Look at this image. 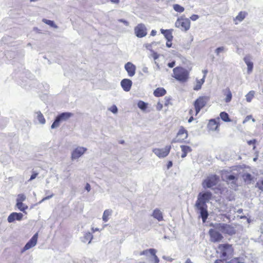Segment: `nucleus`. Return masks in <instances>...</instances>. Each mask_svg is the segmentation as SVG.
<instances>
[{
    "mask_svg": "<svg viewBox=\"0 0 263 263\" xmlns=\"http://www.w3.org/2000/svg\"><path fill=\"white\" fill-rule=\"evenodd\" d=\"M212 197V194L211 192H200L198 195L195 204V207L200 214L203 222L206 221L209 216L206 203L210 201Z\"/></svg>",
    "mask_w": 263,
    "mask_h": 263,
    "instance_id": "obj_1",
    "label": "nucleus"
},
{
    "mask_svg": "<svg viewBox=\"0 0 263 263\" xmlns=\"http://www.w3.org/2000/svg\"><path fill=\"white\" fill-rule=\"evenodd\" d=\"M173 77L180 82L184 83L189 78V71L182 67H177L173 69Z\"/></svg>",
    "mask_w": 263,
    "mask_h": 263,
    "instance_id": "obj_2",
    "label": "nucleus"
},
{
    "mask_svg": "<svg viewBox=\"0 0 263 263\" xmlns=\"http://www.w3.org/2000/svg\"><path fill=\"white\" fill-rule=\"evenodd\" d=\"M218 250L220 253V257L223 260L232 256L233 253V249L232 245L228 243L219 245Z\"/></svg>",
    "mask_w": 263,
    "mask_h": 263,
    "instance_id": "obj_3",
    "label": "nucleus"
},
{
    "mask_svg": "<svg viewBox=\"0 0 263 263\" xmlns=\"http://www.w3.org/2000/svg\"><path fill=\"white\" fill-rule=\"evenodd\" d=\"M72 116L73 114L72 113L68 112L60 114L56 117L55 120L51 126V128L52 129H54L59 127L61 122L67 121Z\"/></svg>",
    "mask_w": 263,
    "mask_h": 263,
    "instance_id": "obj_4",
    "label": "nucleus"
},
{
    "mask_svg": "<svg viewBox=\"0 0 263 263\" xmlns=\"http://www.w3.org/2000/svg\"><path fill=\"white\" fill-rule=\"evenodd\" d=\"M209 100L210 98L208 96L199 97L197 99H196L194 104L196 111V115H197L200 110L205 106Z\"/></svg>",
    "mask_w": 263,
    "mask_h": 263,
    "instance_id": "obj_5",
    "label": "nucleus"
},
{
    "mask_svg": "<svg viewBox=\"0 0 263 263\" xmlns=\"http://www.w3.org/2000/svg\"><path fill=\"white\" fill-rule=\"evenodd\" d=\"M218 179L217 175H211L202 182V186L204 189L211 188L217 183Z\"/></svg>",
    "mask_w": 263,
    "mask_h": 263,
    "instance_id": "obj_6",
    "label": "nucleus"
},
{
    "mask_svg": "<svg viewBox=\"0 0 263 263\" xmlns=\"http://www.w3.org/2000/svg\"><path fill=\"white\" fill-rule=\"evenodd\" d=\"M175 26L182 30L187 31L190 27V20L186 17H178Z\"/></svg>",
    "mask_w": 263,
    "mask_h": 263,
    "instance_id": "obj_7",
    "label": "nucleus"
},
{
    "mask_svg": "<svg viewBox=\"0 0 263 263\" xmlns=\"http://www.w3.org/2000/svg\"><path fill=\"white\" fill-rule=\"evenodd\" d=\"M171 148V145H167L163 148H155L153 149V152L159 158H163L169 154Z\"/></svg>",
    "mask_w": 263,
    "mask_h": 263,
    "instance_id": "obj_8",
    "label": "nucleus"
},
{
    "mask_svg": "<svg viewBox=\"0 0 263 263\" xmlns=\"http://www.w3.org/2000/svg\"><path fill=\"white\" fill-rule=\"evenodd\" d=\"M187 132L184 128L181 126L176 138H174L172 141V143L182 142L184 140L186 139L187 137Z\"/></svg>",
    "mask_w": 263,
    "mask_h": 263,
    "instance_id": "obj_9",
    "label": "nucleus"
},
{
    "mask_svg": "<svg viewBox=\"0 0 263 263\" xmlns=\"http://www.w3.org/2000/svg\"><path fill=\"white\" fill-rule=\"evenodd\" d=\"M222 233L233 235L236 233L235 229L230 225L225 223H219L216 227Z\"/></svg>",
    "mask_w": 263,
    "mask_h": 263,
    "instance_id": "obj_10",
    "label": "nucleus"
},
{
    "mask_svg": "<svg viewBox=\"0 0 263 263\" xmlns=\"http://www.w3.org/2000/svg\"><path fill=\"white\" fill-rule=\"evenodd\" d=\"M87 149L82 146H78L71 153V160H77L86 153Z\"/></svg>",
    "mask_w": 263,
    "mask_h": 263,
    "instance_id": "obj_11",
    "label": "nucleus"
},
{
    "mask_svg": "<svg viewBox=\"0 0 263 263\" xmlns=\"http://www.w3.org/2000/svg\"><path fill=\"white\" fill-rule=\"evenodd\" d=\"M134 32L136 35L139 37L141 38L146 35L147 29L144 24H140L135 27Z\"/></svg>",
    "mask_w": 263,
    "mask_h": 263,
    "instance_id": "obj_12",
    "label": "nucleus"
},
{
    "mask_svg": "<svg viewBox=\"0 0 263 263\" xmlns=\"http://www.w3.org/2000/svg\"><path fill=\"white\" fill-rule=\"evenodd\" d=\"M253 58L250 54L245 55L243 59V61L247 66V73L251 74L253 69V63L252 62Z\"/></svg>",
    "mask_w": 263,
    "mask_h": 263,
    "instance_id": "obj_13",
    "label": "nucleus"
},
{
    "mask_svg": "<svg viewBox=\"0 0 263 263\" xmlns=\"http://www.w3.org/2000/svg\"><path fill=\"white\" fill-rule=\"evenodd\" d=\"M209 234L211 237V241L214 242H219L223 238L222 235L219 232L214 229L210 230Z\"/></svg>",
    "mask_w": 263,
    "mask_h": 263,
    "instance_id": "obj_14",
    "label": "nucleus"
},
{
    "mask_svg": "<svg viewBox=\"0 0 263 263\" xmlns=\"http://www.w3.org/2000/svg\"><path fill=\"white\" fill-rule=\"evenodd\" d=\"M219 118L211 119L208 124V128L209 130L212 131H218L219 126Z\"/></svg>",
    "mask_w": 263,
    "mask_h": 263,
    "instance_id": "obj_15",
    "label": "nucleus"
},
{
    "mask_svg": "<svg viewBox=\"0 0 263 263\" xmlns=\"http://www.w3.org/2000/svg\"><path fill=\"white\" fill-rule=\"evenodd\" d=\"M124 68L130 77H133L136 73V67L132 63L128 62L124 65Z\"/></svg>",
    "mask_w": 263,
    "mask_h": 263,
    "instance_id": "obj_16",
    "label": "nucleus"
},
{
    "mask_svg": "<svg viewBox=\"0 0 263 263\" xmlns=\"http://www.w3.org/2000/svg\"><path fill=\"white\" fill-rule=\"evenodd\" d=\"M38 237V234L35 233L29 241L26 244L23 249V251H25L35 246L36 244Z\"/></svg>",
    "mask_w": 263,
    "mask_h": 263,
    "instance_id": "obj_17",
    "label": "nucleus"
},
{
    "mask_svg": "<svg viewBox=\"0 0 263 263\" xmlns=\"http://www.w3.org/2000/svg\"><path fill=\"white\" fill-rule=\"evenodd\" d=\"M121 86L122 89L126 92L129 91L132 87L133 82L128 79H124L121 81Z\"/></svg>",
    "mask_w": 263,
    "mask_h": 263,
    "instance_id": "obj_18",
    "label": "nucleus"
},
{
    "mask_svg": "<svg viewBox=\"0 0 263 263\" xmlns=\"http://www.w3.org/2000/svg\"><path fill=\"white\" fill-rule=\"evenodd\" d=\"M23 217V214L21 213H12L8 217V221L9 223L13 222L14 220H21Z\"/></svg>",
    "mask_w": 263,
    "mask_h": 263,
    "instance_id": "obj_19",
    "label": "nucleus"
},
{
    "mask_svg": "<svg viewBox=\"0 0 263 263\" xmlns=\"http://www.w3.org/2000/svg\"><path fill=\"white\" fill-rule=\"evenodd\" d=\"M222 178L223 180L226 181L228 183L233 184H236V180H237V178L235 176L230 174L223 175Z\"/></svg>",
    "mask_w": 263,
    "mask_h": 263,
    "instance_id": "obj_20",
    "label": "nucleus"
},
{
    "mask_svg": "<svg viewBox=\"0 0 263 263\" xmlns=\"http://www.w3.org/2000/svg\"><path fill=\"white\" fill-rule=\"evenodd\" d=\"M161 33L163 34L166 39V40L168 41H172L173 38L172 35V30L171 29H160Z\"/></svg>",
    "mask_w": 263,
    "mask_h": 263,
    "instance_id": "obj_21",
    "label": "nucleus"
},
{
    "mask_svg": "<svg viewBox=\"0 0 263 263\" xmlns=\"http://www.w3.org/2000/svg\"><path fill=\"white\" fill-rule=\"evenodd\" d=\"M223 94L226 96L224 101L226 103H229L232 98V95L230 89L229 88H227L223 90Z\"/></svg>",
    "mask_w": 263,
    "mask_h": 263,
    "instance_id": "obj_22",
    "label": "nucleus"
},
{
    "mask_svg": "<svg viewBox=\"0 0 263 263\" xmlns=\"http://www.w3.org/2000/svg\"><path fill=\"white\" fill-rule=\"evenodd\" d=\"M153 216L159 221L163 220L162 213L158 209L154 210L153 213Z\"/></svg>",
    "mask_w": 263,
    "mask_h": 263,
    "instance_id": "obj_23",
    "label": "nucleus"
},
{
    "mask_svg": "<svg viewBox=\"0 0 263 263\" xmlns=\"http://www.w3.org/2000/svg\"><path fill=\"white\" fill-rule=\"evenodd\" d=\"M166 93V90L163 88H157L154 92V95L156 97H161L165 95Z\"/></svg>",
    "mask_w": 263,
    "mask_h": 263,
    "instance_id": "obj_24",
    "label": "nucleus"
},
{
    "mask_svg": "<svg viewBox=\"0 0 263 263\" xmlns=\"http://www.w3.org/2000/svg\"><path fill=\"white\" fill-rule=\"evenodd\" d=\"M92 238V234L90 232H87L84 234L82 240L85 243L88 242V243H90Z\"/></svg>",
    "mask_w": 263,
    "mask_h": 263,
    "instance_id": "obj_25",
    "label": "nucleus"
},
{
    "mask_svg": "<svg viewBox=\"0 0 263 263\" xmlns=\"http://www.w3.org/2000/svg\"><path fill=\"white\" fill-rule=\"evenodd\" d=\"M112 210L110 209H107L104 211L103 213V215L102 216L103 221L104 222H107L109 216L111 215Z\"/></svg>",
    "mask_w": 263,
    "mask_h": 263,
    "instance_id": "obj_26",
    "label": "nucleus"
},
{
    "mask_svg": "<svg viewBox=\"0 0 263 263\" xmlns=\"http://www.w3.org/2000/svg\"><path fill=\"white\" fill-rule=\"evenodd\" d=\"M156 252L157 251L155 249H149L142 251L140 255L147 256L148 255V254L149 253L152 255H154V253H156Z\"/></svg>",
    "mask_w": 263,
    "mask_h": 263,
    "instance_id": "obj_27",
    "label": "nucleus"
},
{
    "mask_svg": "<svg viewBox=\"0 0 263 263\" xmlns=\"http://www.w3.org/2000/svg\"><path fill=\"white\" fill-rule=\"evenodd\" d=\"M36 114L37 115L36 118L38 120L39 122L42 124H45L46 122V120L41 112L37 111L36 112Z\"/></svg>",
    "mask_w": 263,
    "mask_h": 263,
    "instance_id": "obj_28",
    "label": "nucleus"
},
{
    "mask_svg": "<svg viewBox=\"0 0 263 263\" xmlns=\"http://www.w3.org/2000/svg\"><path fill=\"white\" fill-rule=\"evenodd\" d=\"M205 79L202 78L201 80H197L196 85L194 87L195 90H198L201 89L202 85L204 83Z\"/></svg>",
    "mask_w": 263,
    "mask_h": 263,
    "instance_id": "obj_29",
    "label": "nucleus"
},
{
    "mask_svg": "<svg viewBox=\"0 0 263 263\" xmlns=\"http://www.w3.org/2000/svg\"><path fill=\"white\" fill-rule=\"evenodd\" d=\"M220 118L224 122H230L231 121L228 113L223 111L220 114Z\"/></svg>",
    "mask_w": 263,
    "mask_h": 263,
    "instance_id": "obj_30",
    "label": "nucleus"
},
{
    "mask_svg": "<svg viewBox=\"0 0 263 263\" xmlns=\"http://www.w3.org/2000/svg\"><path fill=\"white\" fill-rule=\"evenodd\" d=\"M255 91L253 90L250 91L246 95V99L248 102H251L252 100L254 97Z\"/></svg>",
    "mask_w": 263,
    "mask_h": 263,
    "instance_id": "obj_31",
    "label": "nucleus"
},
{
    "mask_svg": "<svg viewBox=\"0 0 263 263\" xmlns=\"http://www.w3.org/2000/svg\"><path fill=\"white\" fill-rule=\"evenodd\" d=\"M16 206L21 211L23 212H24L25 210H27L28 208L27 205H25L23 203V202H17Z\"/></svg>",
    "mask_w": 263,
    "mask_h": 263,
    "instance_id": "obj_32",
    "label": "nucleus"
},
{
    "mask_svg": "<svg viewBox=\"0 0 263 263\" xmlns=\"http://www.w3.org/2000/svg\"><path fill=\"white\" fill-rule=\"evenodd\" d=\"M137 105L138 107L143 111L145 110L147 107V104L143 101H139Z\"/></svg>",
    "mask_w": 263,
    "mask_h": 263,
    "instance_id": "obj_33",
    "label": "nucleus"
},
{
    "mask_svg": "<svg viewBox=\"0 0 263 263\" xmlns=\"http://www.w3.org/2000/svg\"><path fill=\"white\" fill-rule=\"evenodd\" d=\"M227 263H245L242 258L240 257H234L230 260L227 262Z\"/></svg>",
    "mask_w": 263,
    "mask_h": 263,
    "instance_id": "obj_34",
    "label": "nucleus"
},
{
    "mask_svg": "<svg viewBox=\"0 0 263 263\" xmlns=\"http://www.w3.org/2000/svg\"><path fill=\"white\" fill-rule=\"evenodd\" d=\"M227 50V48L224 46H221L217 48L215 52L217 56H218L221 53L224 52Z\"/></svg>",
    "mask_w": 263,
    "mask_h": 263,
    "instance_id": "obj_35",
    "label": "nucleus"
},
{
    "mask_svg": "<svg viewBox=\"0 0 263 263\" xmlns=\"http://www.w3.org/2000/svg\"><path fill=\"white\" fill-rule=\"evenodd\" d=\"M43 22H44L45 23H46V24L48 25L49 26H50L51 27H53L54 28H57V25L55 24L54 22L52 21H50V20H48L44 18L43 20Z\"/></svg>",
    "mask_w": 263,
    "mask_h": 263,
    "instance_id": "obj_36",
    "label": "nucleus"
},
{
    "mask_svg": "<svg viewBox=\"0 0 263 263\" xmlns=\"http://www.w3.org/2000/svg\"><path fill=\"white\" fill-rule=\"evenodd\" d=\"M182 153H185L187 154L189 152L192 151V148L189 146L181 145L180 146Z\"/></svg>",
    "mask_w": 263,
    "mask_h": 263,
    "instance_id": "obj_37",
    "label": "nucleus"
},
{
    "mask_svg": "<svg viewBox=\"0 0 263 263\" xmlns=\"http://www.w3.org/2000/svg\"><path fill=\"white\" fill-rule=\"evenodd\" d=\"M26 199V197L24 194H20L17 195L16 202H23Z\"/></svg>",
    "mask_w": 263,
    "mask_h": 263,
    "instance_id": "obj_38",
    "label": "nucleus"
},
{
    "mask_svg": "<svg viewBox=\"0 0 263 263\" xmlns=\"http://www.w3.org/2000/svg\"><path fill=\"white\" fill-rule=\"evenodd\" d=\"M173 7H174V10L176 11L179 12H182L184 10L183 7H182V6H181L178 4L174 5Z\"/></svg>",
    "mask_w": 263,
    "mask_h": 263,
    "instance_id": "obj_39",
    "label": "nucleus"
},
{
    "mask_svg": "<svg viewBox=\"0 0 263 263\" xmlns=\"http://www.w3.org/2000/svg\"><path fill=\"white\" fill-rule=\"evenodd\" d=\"M256 187H257L260 190L263 191V179L257 181L256 183Z\"/></svg>",
    "mask_w": 263,
    "mask_h": 263,
    "instance_id": "obj_40",
    "label": "nucleus"
},
{
    "mask_svg": "<svg viewBox=\"0 0 263 263\" xmlns=\"http://www.w3.org/2000/svg\"><path fill=\"white\" fill-rule=\"evenodd\" d=\"M109 110L115 114L117 113L118 109L115 105H113L109 108Z\"/></svg>",
    "mask_w": 263,
    "mask_h": 263,
    "instance_id": "obj_41",
    "label": "nucleus"
},
{
    "mask_svg": "<svg viewBox=\"0 0 263 263\" xmlns=\"http://www.w3.org/2000/svg\"><path fill=\"white\" fill-rule=\"evenodd\" d=\"M245 17H235L233 21L235 24H238L239 23L242 22Z\"/></svg>",
    "mask_w": 263,
    "mask_h": 263,
    "instance_id": "obj_42",
    "label": "nucleus"
},
{
    "mask_svg": "<svg viewBox=\"0 0 263 263\" xmlns=\"http://www.w3.org/2000/svg\"><path fill=\"white\" fill-rule=\"evenodd\" d=\"M53 196H54L53 194L51 193L50 195L47 196L46 197L43 198L42 199V200L40 202V203H42V202H43L46 200H48V199L51 198Z\"/></svg>",
    "mask_w": 263,
    "mask_h": 263,
    "instance_id": "obj_43",
    "label": "nucleus"
},
{
    "mask_svg": "<svg viewBox=\"0 0 263 263\" xmlns=\"http://www.w3.org/2000/svg\"><path fill=\"white\" fill-rule=\"evenodd\" d=\"M37 175H38L37 173H33L31 175L30 179L28 180V182L31 181L33 180V179H34L36 177Z\"/></svg>",
    "mask_w": 263,
    "mask_h": 263,
    "instance_id": "obj_44",
    "label": "nucleus"
},
{
    "mask_svg": "<svg viewBox=\"0 0 263 263\" xmlns=\"http://www.w3.org/2000/svg\"><path fill=\"white\" fill-rule=\"evenodd\" d=\"M153 256L154 263H158L159 262V259L158 257L156 255V253H154V255H152Z\"/></svg>",
    "mask_w": 263,
    "mask_h": 263,
    "instance_id": "obj_45",
    "label": "nucleus"
},
{
    "mask_svg": "<svg viewBox=\"0 0 263 263\" xmlns=\"http://www.w3.org/2000/svg\"><path fill=\"white\" fill-rule=\"evenodd\" d=\"M248 15V13L246 11H241L239 13L238 15L237 16H246Z\"/></svg>",
    "mask_w": 263,
    "mask_h": 263,
    "instance_id": "obj_46",
    "label": "nucleus"
},
{
    "mask_svg": "<svg viewBox=\"0 0 263 263\" xmlns=\"http://www.w3.org/2000/svg\"><path fill=\"white\" fill-rule=\"evenodd\" d=\"M155 43H152V44H146L145 45V48L148 50H151L152 48V46Z\"/></svg>",
    "mask_w": 263,
    "mask_h": 263,
    "instance_id": "obj_47",
    "label": "nucleus"
},
{
    "mask_svg": "<svg viewBox=\"0 0 263 263\" xmlns=\"http://www.w3.org/2000/svg\"><path fill=\"white\" fill-rule=\"evenodd\" d=\"M163 107L162 104L160 102H158L156 105V108L158 110H160Z\"/></svg>",
    "mask_w": 263,
    "mask_h": 263,
    "instance_id": "obj_48",
    "label": "nucleus"
},
{
    "mask_svg": "<svg viewBox=\"0 0 263 263\" xmlns=\"http://www.w3.org/2000/svg\"><path fill=\"white\" fill-rule=\"evenodd\" d=\"M251 119H252V116H251V115L247 116L246 117V118L245 119V120H243V123H245L248 122V121H249Z\"/></svg>",
    "mask_w": 263,
    "mask_h": 263,
    "instance_id": "obj_49",
    "label": "nucleus"
},
{
    "mask_svg": "<svg viewBox=\"0 0 263 263\" xmlns=\"http://www.w3.org/2000/svg\"><path fill=\"white\" fill-rule=\"evenodd\" d=\"M85 189L87 192H89L91 190L90 185L88 183H86Z\"/></svg>",
    "mask_w": 263,
    "mask_h": 263,
    "instance_id": "obj_50",
    "label": "nucleus"
},
{
    "mask_svg": "<svg viewBox=\"0 0 263 263\" xmlns=\"http://www.w3.org/2000/svg\"><path fill=\"white\" fill-rule=\"evenodd\" d=\"M167 65L169 67L173 68L175 65V62L173 61L171 63H168Z\"/></svg>",
    "mask_w": 263,
    "mask_h": 263,
    "instance_id": "obj_51",
    "label": "nucleus"
},
{
    "mask_svg": "<svg viewBox=\"0 0 263 263\" xmlns=\"http://www.w3.org/2000/svg\"><path fill=\"white\" fill-rule=\"evenodd\" d=\"M142 71L145 73H148V68L147 67H144L142 68Z\"/></svg>",
    "mask_w": 263,
    "mask_h": 263,
    "instance_id": "obj_52",
    "label": "nucleus"
},
{
    "mask_svg": "<svg viewBox=\"0 0 263 263\" xmlns=\"http://www.w3.org/2000/svg\"><path fill=\"white\" fill-rule=\"evenodd\" d=\"M153 58L154 60H156L158 58L159 55L156 52H154L153 54Z\"/></svg>",
    "mask_w": 263,
    "mask_h": 263,
    "instance_id": "obj_53",
    "label": "nucleus"
},
{
    "mask_svg": "<svg viewBox=\"0 0 263 263\" xmlns=\"http://www.w3.org/2000/svg\"><path fill=\"white\" fill-rule=\"evenodd\" d=\"M166 46L168 48L171 47L172 46V41H167Z\"/></svg>",
    "mask_w": 263,
    "mask_h": 263,
    "instance_id": "obj_54",
    "label": "nucleus"
},
{
    "mask_svg": "<svg viewBox=\"0 0 263 263\" xmlns=\"http://www.w3.org/2000/svg\"><path fill=\"white\" fill-rule=\"evenodd\" d=\"M119 21L121 22H123L126 26H127L128 24V22L124 20L121 19V20H119Z\"/></svg>",
    "mask_w": 263,
    "mask_h": 263,
    "instance_id": "obj_55",
    "label": "nucleus"
},
{
    "mask_svg": "<svg viewBox=\"0 0 263 263\" xmlns=\"http://www.w3.org/2000/svg\"><path fill=\"white\" fill-rule=\"evenodd\" d=\"M110 1L112 3L115 4H118L120 2V0H110Z\"/></svg>",
    "mask_w": 263,
    "mask_h": 263,
    "instance_id": "obj_56",
    "label": "nucleus"
},
{
    "mask_svg": "<svg viewBox=\"0 0 263 263\" xmlns=\"http://www.w3.org/2000/svg\"><path fill=\"white\" fill-rule=\"evenodd\" d=\"M223 259H217L215 260L214 263H224Z\"/></svg>",
    "mask_w": 263,
    "mask_h": 263,
    "instance_id": "obj_57",
    "label": "nucleus"
},
{
    "mask_svg": "<svg viewBox=\"0 0 263 263\" xmlns=\"http://www.w3.org/2000/svg\"><path fill=\"white\" fill-rule=\"evenodd\" d=\"M202 72L204 73V75H203V77L202 78H204V79H205V78L206 77V73H208V70H202Z\"/></svg>",
    "mask_w": 263,
    "mask_h": 263,
    "instance_id": "obj_58",
    "label": "nucleus"
},
{
    "mask_svg": "<svg viewBox=\"0 0 263 263\" xmlns=\"http://www.w3.org/2000/svg\"><path fill=\"white\" fill-rule=\"evenodd\" d=\"M157 31L155 30H152L151 33L152 36H155L156 34Z\"/></svg>",
    "mask_w": 263,
    "mask_h": 263,
    "instance_id": "obj_59",
    "label": "nucleus"
},
{
    "mask_svg": "<svg viewBox=\"0 0 263 263\" xmlns=\"http://www.w3.org/2000/svg\"><path fill=\"white\" fill-rule=\"evenodd\" d=\"M172 165H173V163H172V161H169V162H168L167 166V168H170V167H171L172 166Z\"/></svg>",
    "mask_w": 263,
    "mask_h": 263,
    "instance_id": "obj_60",
    "label": "nucleus"
},
{
    "mask_svg": "<svg viewBox=\"0 0 263 263\" xmlns=\"http://www.w3.org/2000/svg\"><path fill=\"white\" fill-rule=\"evenodd\" d=\"M255 140H250V141H248V143L249 145H251V144H254L255 143Z\"/></svg>",
    "mask_w": 263,
    "mask_h": 263,
    "instance_id": "obj_61",
    "label": "nucleus"
},
{
    "mask_svg": "<svg viewBox=\"0 0 263 263\" xmlns=\"http://www.w3.org/2000/svg\"><path fill=\"white\" fill-rule=\"evenodd\" d=\"M184 263H193L190 258H187Z\"/></svg>",
    "mask_w": 263,
    "mask_h": 263,
    "instance_id": "obj_62",
    "label": "nucleus"
},
{
    "mask_svg": "<svg viewBox=\"0 0 263 263\" xmlns=\"http://www.w3.org/2000/svg\"><path fill=\"white\" fill-rule=\"evenodd\" d=\"M194 120V118L193 117H191L188 120V122L191 123Z\"/></svg>",
    "mask_w": 263,
    "mask_h": 263,
    "instance_id": "obj_63",
    "label": "nucleus"
},
{
    "mask_svg": "<svg viewBox=\"0 0 263 263\" xmlns=\"http://www.w3.org/2000/svg\"><path fill=\"white\" fill-rule=\"evenodd\" d=\"M187 155V154L185 153H182V155H181V157L182 158H185Z\"/></svg>",
    "mask_w": 263,
    "mask_h": 263,
    "instance_id": "obj_64",
    "label": "nucleus"
}]
</instances>
